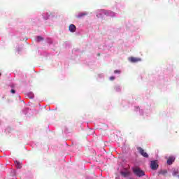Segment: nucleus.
Listing matches in <instances>:
<instances>
[{"label":"nucleus","instance_id":"obj_9","mask_svg":"<svg viewBox=\"0 0 179 179\" xmlns=\"http://www.w3.org/2000/svg\"><path fill=\"white\" fill-rule=\"evenodd\" d=\"M43 19H45V20H48V19L50 18V13H44L43 14Z\"/></svg>","mask_w":179,"mask_h":179},{"label":"nucleus","instance_id":"obj_11","mask_svg":"<svg viewBox=\"0 0 179 179\" xmlns=\"http://www.w3.org/2000/svg\"><path fill=\"white\" fill-rule=\"evenodd\" d=\"M27 96L29 97V99H34V94L33 92H29L27 94Z\"/></svg>","mask_w":179,"mask_h":179},{"label":"nucleus","instance_id":"obj_18","mask_svg":"<svg viewBox=\"0 0 179 179\" xmlns=\"http://www.w3.org/2000/svg\"><path fill=\"white\" fill-rule=\"evenodd\" d=\"M114 73H121V71L120 70H115Z\"/></svg>","mask_w":179,"mask_h":179},{"label":"nucleus","instance_id":"obj_2","mask_svg":"<svg viewBox=\"0 0 179 179\" xmlns=\"http://www.w3.org/2000/svg\"><path fill=\"white\" fill-rule=\"evenodd\" d=\"M133 173L137 177H143L145 176V171H142L140 168H134Z\"/></svg>","mask_w":179,"mask_h":179},{"label":"nucleus","instance_id":"obj_5","mask_svg":"<svg viewBox=\"0 0 179 179\" xmlns=\"http://www.w3.org/2000/svg\"><path fill=\"white\" fill-rule=\"evenodd\" d=\"M129 61H130V62H132L133 64H135L136 62L142 61V59L138 57H129Z\"/></svg>","mask_w":179,"mask_h":179},{"label":"nucleus","instance_id":"obj_24","mask_svg":"<svg viewBox=\"0 0 179 179\" xmlns=\"http://www.w3.org/2000/svg\"><path fill=\"white\" fill-rule=\"evenodd\" d=\"M19 99H20V96H18Z\"/></svg>","mask_w":179,"mask_h":179},{"label":"nucleus","instance_id":"obj_21","mask_svg":"<svg viewBox=\"0 0 179 179\" xmlns=\"http://www.w3.org/2000/svg\"><path fill=\"white\" fill-rule=\"evenodd\" d=\"M178 173V171H174L173 173V176H177Z\"/></svg>","mask_w":179,"mask_h":179},{"label":"nucleus","instance_id":"obj_16","mask_svg":"<svg viewBox=\"0 0 179 179\" xmlns=\"http://www.w3.org/2000/svg\"><path fill=\"white\" fill-rule=\"evenodd\" d=\"M115 89L116 92H121V87H120V86H116L115 87Z\"/></svg>","mask_w":179,"mask_h":179},{"label":"nucleus","instance_id":"obj_25","mask_svg":"<svg viewBox=\"0 0 179 179\" xmlns=\"http://www.w3.org/2000/svg\"><path fill=\"white\" fill-rule=\"evenodd\" d=\"M0 76H1V73H0Z\"/></svg>","mask_w":179,"mask_h":179},{"label":"nucleus","instance_id":"obj_6","mask_svg":"<svg viewBox=\"0 0 179 179\" xmlns=\"http://www.w3.org/2000/svg\"><path fill=\"white\" fill-rule=\"evenodd\" d=\"M176 160V157H169V158L168 159L166 163L169 166H171V164H173V163H174V161Z\"/></svg>","mask_w":179,"mask_h":179},{"label":"nucleus","instance_id":"obj_7","mask_svg":"<svg viewBox=\"0 0 179 179\" xmlns=\"http://www.w3.org/2000/svg\"><path fill=\"white\" fill-rule=\"evenodd\" d=\"M69 30V31H71V33H75V31H76V26H75V24H70Z\"/></svg>","mask_w":179,"mask_h":179},{"label":"nucleus","instance_id":"obj_23","mask_svg":"<svg viewBox=\"0 0 179 179\" xmlns=\"http://www.w3.org/2000/svg\"><path fill=\"white\" fill-rule=\"evenodd\" d=\"M8 129H6V132H8Z\"/></svg>","mask_w":179,"mask_h":179},{"label":"nucleus","instance_id":"obj_4","mask_svg":"<svg viewBox=\"0 0 179 179\" xmlns=\"http://www.w3.org/2000/svg\"><path fill=\"white\" fill-rule=\"evenodd\" d=\"M150 168L152 170H157V169L159 168V164H157V160L151 161Z\"/></svg>","mask_w":179,"mask_h":179},{"label":"nucleus","instance_id":"obj_15","mask_svg":"<svg viewBox=\"0 0 179 179\" xmlns=\"http://www.w3.org/2000/svg\"><path fill=\"white\" fill-rule=\"evenodd\" d=\"M47 43H48L49 44H52V39L48 38L46 39Z\"/></svg>","mask_w":179,"mask_h":179},{"label":"nucleus","instance_id":"obj_13","mask_svg":"<svg viewBox=\"0 0 179 179\" xmlns=\"http://www.w3.org/2000/svg\"><path fill=\"white\" fill-rule=\"evenodd\" d=\"M43 40H44V38L41 36H36V41L37 43H40V41H43Z\"/></svg>","mask_w":179,"mask_h":179},{"label":"nucleus","instance_id":"obj_17","mask_svg":"<svg viewBox=\"0 0 179 179\" xmlns=\"http://www.w3.org/2000/svg\"><path fill=\"white\" fill-rule=\"evenodd\" d=\"M159 173L163 174V176H164V174H167V171L166 170H162V171H160Z\"/></svg>","mask_w":179,"mask_h":179},{"label":"nucleus","instance_id":"obj_22","mask_svg":"<svg viewBox=\"0 0 179 179\" xmlns=\"http://www.w3.org/2000/svg\"><path fill=\"white\" fill-rule=\"evenodd\" d=\"M25 111H29V108H25Z\"/></svg>","mask_w":179,"mask_h":179},{"label":"nucleus","instance_id":"obj_14","mask_svg":"<svg viewBox=\"0 0 179 179\" xmlns=\"http://www.w3.org/2000/svg\"><path fill=\"white\" fill-rule=\"evenodd\" d=\"M121 174L123 177H128V176H129V173H128V171H122Z\"/></svg>","mask_w":179,"mask_h":179},{"label":"nucleus","instance_id":"obj_8","mask_svg":"<svg viewBox=\"0 0 179 179\" xmlns=\"http://www.w3.org/2000/svg\"><path fill=\"white\" fill-rule=\"evenodd\" d=\"M86 15H87V13H86V12H85V13H79L76 15V17H78V19H80V17H83V16H86Z\"/></svg>","mask_w":179,"mask_h":179},{"label":"nucleus","instance_id":"obj_20","mask_svg":"<svg viewBox=\"0 0 179 179\" xmlns=\"http://www.w3.org/2000/svg\"><path fill=\"white\" fill-rule=\"evenodd\" d=\"M114 79H115V77L114 76L110 77V80H114Z\"/></svg>","mask_w":179,"mask_h":179},{"label":"nucleus","instance_id":"obj_1","mask_svg":"<svg viewBox=\"0 0 179 179\" xmlns=\"http://www.w3.org/2000/svg\"><path fill=\"white\" fill-rule=\"evenodd\" d=\"M111 16V17H114L115 16V13L111 11V10H98V13H96V17H103V16Z\"/></svg>","mask_w":179,"mask_h":179},{"label":"nucleus","instance_id":"obj_10","mask_svg":"<svg viewBox=\"0 0 179 179\" xmlns=\"http://www.w3.org/2000/svg\"><path fill=\"white\" fill-rule=\"evenodd\" d=\"M135 111H140L141 115H143V110H141L139 107L135 106Z\"/></svg>","mask_w":179,"mask_h":179},{"label":"nucleus","instance_id":"obj_3","mask_svg":"<svg viewBox=\"0 0 179 179\" xmlns=\"http://www.w3.org/2000/svg\"><path fill=\"white\" fill-rule=\"evenodd\" d=\"M138 152L143 156V157H145V159H148L149 157V155L147 154V152H145V150H143V148L141 147L137 148Z\"/></svg>","mask_w":179,"mask_h":179},{"label":"nucleus","instance_id":"obj_19","mask_svg":"<svg viewBox=\"0 0 179 179\" xmlns=\"http://www.w3.org/2000/svg\"><path fill=\"white\" fill-rule=\"evenodd\" d=\"M10 93H12L13 94H15V93H16V90L12 89V90H10Z\"/></svg>","mask_w":179,"mask_h":179},{"label":"nucleus","instance_id":"obj_12","mask_svg":"<svg viewBox=\"0 0 179 179\" xmlns=\"http://www.w3.org/2000/svg\"><path fill=\"white\" fill-rule=\"evenodd\" d=\"M15 164L17 169H22V164H20V162L15 161Z\"/></svg>","mask_w":179,"mask_h":179}]
</instances>
